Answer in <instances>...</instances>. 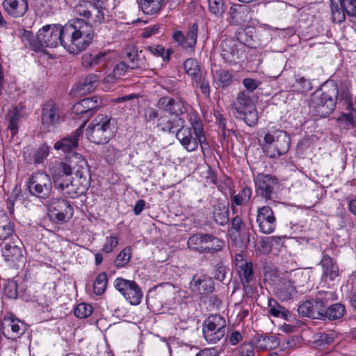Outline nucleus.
Returning a JSON list of instances; mask_svg holds the SVG:
<instances>
[{
  "mask_svg": "<svg viewBox=\"0 0 356 356\" xmlns=\"http://www.w3.org/2000/svg\"><path fill=\"white\" fill-rule=\"evenodd\" d=\"M21 39L25 46L35 51H42L45 47L55 48L59 44L64 47V26L45 25L39 29L36 35L31 31L24 30Z\"/></svg>",
  "mask_w": 356,
  "mask_h": 356,
  "instance_id": "f257e3e1",
  "label": "nucleus"
},
{
  "mask_svg": "<svg viewBox=\"0 0 356 356\" xmlns=\"http://www.w3.org/2000/svg\"><path fill=\"white\" fill-rule=\"evenodd\" d=\"M94 31L82 19H75L64 26V48L72 54H79L92 42Z\"/></svg>",
  "mask_w": 356,
  "mask_h": 356,
  "instance_id": "f03ea898",
  "label": "nucleus"
},
{
  "mask_svg": "<svg viewBox=\"0 0 356 356\" xmlns=\"http://www.w3.org/2000/svg\"><path fill=\"white\" fill-rule=\"evenodd\" d=\"M339 95L337 84L334 81L325 82L312 96L310 109L315 115L327 117L335 109Z\"/></svg>",
  "mask_w": 356,
  "mask_h": 356,
  "instance_id": "7ed1b4c3",
  "label": "nucleus"
},
{
  "mask_svg": "<svg viewBox=\"0 0 356 356\" xmlns=\"http://www.w3.org/2000/svg\"><path fill=\"white\" fill-rule=\"evenodd\" d=\"M176 138L188 152L196 151L199 145L204 154L210 149L200 119L192 121L190 127H186L182 124L177 131Z\"/></svg>",
  "mask_w": 356,
  "mask_h": 356,
  "instance_id": "20e7f679",
  "label": "nucleus"
},
{
  "mask_svg": "<svg viewBox=\"0 0 356 356\" xmlns=\"http://www.w3.org/2000/svg\"><path fill=\"white\" fill-rule=\"evenodd\" d=\"M337 296L334 291H318L314 298L303 302L298 308L300 316L323 320L325 308Z\"/></svg>",
  "mask_w": 356,
  "mask_h": 356,
  "instance_id": "39448f33",
  "label": "nucleus"
},
{
  "mask_svg": "<svg viewBox=\"0 0 356 356\" xmlns=\"http://www.w3.org/2000/svg\"><path fill=\"white\" fill-rule=\"evenodd\" d=\"M111 120V117L104 114L96 116L86 129L88 139L97 145L107 143L113 136Z\"/></svg>",
  "mask_w": 356,
  "mask_h": 356,
  "instance_id": "423d86ee",
  "label": "nucleus"
},
{
  "mask_svg": "<svg viewBox=\"0 0 356 356\" xmlns=\"http://www.w3.org/2000/svg\"><path fill=\"white\" fill-rule=\"evenodd\" d=\"M187 245L199 253L213 254L222 250L225 242L213 234L198 233L190 236Z\"/></svg>",
  "mask_w": 356,
  "mask_h": 356,
  "instance_id": "0eeeda50",
  "label": "nucleus"
},
{
  "mask_svg": "<svg viewBox=\"0 0 356 356\" xmlns=\"http://www.w3.org/2000/svg\"><path fill=\"white\" fill-rule=\"evenodd\" d=\"M74 13L82 18L84 23L90 27L100 25L104 22L102 8L89 1H80L74 8Z\"/></svg>",
  "mask_w": 356,
  "mask_h": 356,
  "instance_id": "6e6552de",
  "label": "nucleus"
},
{
  "mask_svg": "<svg viewBox=\"0 0 356 356\" xmlns=\"http://www.w3.org/2000/svg\"><path fill=\"white\" fill-rule=\"evenodd\" d=\"M29 193L38 198H48L52 191V181L50 176L44 171H38L31 175L27 181Z\"/></svg>",
  "mask_w": 356,
  "mask_h": 356,
  "instance_id": "1a4fd4ad",
  "label": "nucleus"
},
{
  "mask_svg": "<svg viewBox=\"0 0 356 356\" xmlns=\"http://www.w3.org/2000/svg\"><path fill=\"white\" fill-rule=\"evenodd\" d=\"M202 331L208 343H216L225 335V318L219 314L209 316L204 321Z\"/></svg>",
  "mask_w": 356,
  "mask_h": 356,
  "instance_id": "9d476101",
  "label": "nucleus"
},
{
  "mask_svg": "<svg viewBox=\"0 0 356 356\" xmlns=\"http://www.w3.org/2000/svg\"><path fill=\"white\" fill-rule=\"evenodd\" d=\"M41 124L44 131H54L62 122L61 112L59 107L52 100H49L41 106Z\"/></svg>",
  "mask_w": 356,
  "mask_h": 356,
  "instance_id": "9b49d317",
  "label": "nucleus"
},
{
  "mask_svg": "<svg viewBox=\"0 0 356 356\" xmlns=\"http://www.w3.org/2000/svg\"><path fill=\"white\" fill-rule=\"evenodd\" d=\"M114 287L132 305H138L141 302L143 293L134 281L118 277L114 281Z\"/></svg>",
  "mask_w": 356,
  "mask_h": 356,
  "instance_id": "f8f14e48",
  "label": "nucleus"
},
{
  "mask_svg": "<svg viewBox=\"0 0 356 356\" xmlns=\"http://www.w3.org/2000/svg\"><path fill=\"white\" fill-rule=\"evenodd\" d=\"M332 19L334 23H341L346 14L356 17V0H331Z\"/></svg>",
  "mask_w": 356,
  "mask_h": 356,
  "instance_id": "ddd939ff",
  "label": "nucleus"
},
{
  "mask_svg": "<svg viewBox=\"0 0 356 356\" xmlns=\"http://www.w3.org/2000/svg\"><path fill=\"white\" fill-rule=\"evenodd\" d=\"M73 208L63 199L53 200L49 209V216L55 222H63L72 218Z\"/></svg>",
  "mask_w": 356,
  "mask_h": 356,
  "instance_id": "4468645a",
  "label": "nucleus"
},
{
  "mask_svg": "<svg viewBox=\"0 0 356 356\" xmlns=\"http://www.w3.org/2000/svg\"><path fill=\"white\" fill-rule=\"evenodd\" d=\"M156 106L161 110L175 116L181 115L187 111L186 102L179 97H161L158 99Z\"/></svg>",
  "mask_w": 356,
  "mask_h": 356,
  "instance_id": "2eb2a0df",
  "label": "nucleus"
},
{
  "mask_svg": "<svg viewBox=\"0 0 356 356\" xmlns=\"http://www.w3.org/2000/svg\"><path fill=\"white\" fill-rule=\"evenodd\" d=\"M83 125L79 127L74 132L65 136L54 143V148L57 151H61L64 154H74L80 139L83 133Z\"/></svg>",
  "mask_w": 356,
  "mask_h": 356,
  "instance_id": "dca6fc26",
  "label": "nucleus"
},
{
  "mask_svg": "<svg viewBox=\"0 0 356 356\" xmlns=\"http://www.w3.org/2000/svg\"><path fill=\"white\" fill-rule=\"evenodd\" d=\"M256 222L263 234H270L275 230L276 218L270 207L264 206L258 209Z\"/></svg>",
  "mask_w": 356,
  "mask_h": 356,
  "instance_id": "f3484780",
  "label": "nucleus"
},
{
  "mask_svg": "<svg viewBox=\"0 0 356 356\" xmlns=\"http://www.w3.org/2000/svg\"><path fill=\"white\" fill-rule=\"evenodd\" d=\"M198 25L193 24L185 35L181 31H175L172 33V40L182 49L194 52L197 43Z\"/></svg>",
  "mask_w": 356,
  "mask_h": 356,
  "instance_id": "a211bd4d",
  "label": "nucleus"
},
{
  "mask_svg": "<svg viewBox=\"0 0 356 356\" xmlns=\"http://www.w3.org/2000/svg\"><path fill=\"white\" fill-rule=\"evenodd\" d=\"M278 179L270 175H258L255 179L256 193L266 200H271Z\"/></svg>",
  "mask_w": 356,
  "mask_h": 356,
  "instance_id": "6ab92c4d",
  "label": "nucleus"
},
{
  "mask_svg": "<svg viewBox=\"0 0 356 356\" xmlns=\"http://www.w3.org/2000/svg\"><path fill=\"white\" fill-rule=\"evenodd\" d=\"M65 164L70 167V174L74 175V177L79 178L80 180L89 179L87 161L80 154L74 153L70 156L68 162Z\"/></svg>",
  "mask_w": 356,
  "mask_h": 356,
  "instance_id": "aec40b11",
  "label": "nucleus"
},
{
  "mask_svg": "<svg viewBox=\"0 0 356 356\" xmlns=\"http://www.w3.org/2000/svg\"><path fill=\"white\" fill-rule=\"evenodd\" d=\"M190 288L193 293L201 295L211 293L215 289L212 278L204 274L195 275L191 281Z\"/></svg>",
  "mask_w": 356,
  "mask_h": 356,
  "instance_id": "412c9836",
  "label": "nucleus"
},
{
  "mask_svg": "<svg viewBox=\"0 0 356 356\" xmlns=\"http://www.w3.org/2000/svg\"><path fill=\"white\" fill-rule=\"evenodd\" d=\"M99 107V99L97 97L90 98H84L76 103L73 107V112L77 115H81L83 118L88 119L92 117Z\"/></svg>",
  "mask_w": 356,
  "mask_h": 356,
  "instance_id": "4be33fe9",
  "label": "nucleus"
},
{
  "mask_svg": "<svg viewBox=\"0 0 356 356\" xmlns=\"http://www.w3.org/2000/svg\"><path fill=\"white\" fill-rule=\"evenodd\" d=\"M220 55L227 63H236L240 58V51L236 41L232 38H226L220 43Z\"/></svg>",
  "mask_w": 356,
  "mask_h": 356,
  "instance_id": "5701e85b",
  "label": "nucleus"
},
{
  "mask_svg": "<svg viewBox=\"0 0 356 356\" xmlns=\"http://www.w3.org/2000/svg\"><path fill=\"white\" fill-rule=\"evenodd\" d=\"M70 167L67 166L64 162L60 163L56 167L53 174V179L55 187L60 191H63L65 184H69L72 180L70 174Z\"/></svg>",
  "mask_w": 356,
  "mask_h": 356,
  "instance_id": "b1692460",
  "label": "nucleus"
},
{
  "mask_svg": "<svg viewBox=\"0 0 356 356\" xmlns=\"http://www.w3.org/2000/svg\"><path fill=\"white\" fill-rule=\"evenodd\" d=\"M3 8L9 16L14 18L21 17L28 11V0H4Z\"/></svg>",
  "mask_w": 356,
  "mask_h": 356,
  "instance_id": "393cba45",
  "label": "nucleus"
},
{
  "mask_svg": "<svg viewBox=\"0 0 356 356\" xmlns=\"http://www.w3.org/2000/svg\"><path fill=\"white\" fill-rule=\"evenodd\" d=\"M89 186V179L80 180L79 178H72L71 182L65 184L63 193L70 198H76L83 195Z\"/></svg>",
  "mask_w": 356,
  "mask_h": 356,
  "instance_id": "a878e982",
  "label": "nucleus"
},
{
  "mask_svg": "<svg viewBox=\"0 0 356 356\" xmlns=\"http://www.w3.org/2000/svg\"><path fill=\"white\" fill-rule=\"evenodd\" d=\"M284 137V143L280 146L278 145V140H276L275 145L269 146H262L264 152L270 158H277L285 154L289 149V138L286 132H280L279 137Z\"/></svg>",
  "mask_w": 356,
  "mask_h": 356,
  "instance_id": "bb28decb",
  "label": "nucleus"
},
{
  "mask_svg": "<svg viewBox=\"0 0 356 356\" xmlns=\"http://www.w3.org/2000/svg\"><path fill=\"white\" fill-rule=\"evenodd\" d=\"M296 293V286L286 276L280 280L275 289L276 296L282 301L291 299Z\"/></svg>",
  "mask_w": 356,
  "mask_h": 356,
  "instance_id": "cd10ccee",
  "label": "nucleus"
},
{
  "mask_svg": "<svg viewBox=\"0 0 356 356\" xmlns=\"http://www.w3.org/2000/svg\"><path fill=\"white\" fill-rule=\"evenodd\" d=\"M255 346L261 350H272L276 348L280 341L278 338L270 334H257L252 341Z\"/></svg>",
  "mask_w": 356,
  "mask_h": 356,
  "instance_id": "c85d7f7f",
  "label": "nucleus"
},
{
  "mask_svg": "<svg viewBox=\"0 0 356 356\" xmlns=\"http://www.w3.org/2000/svg\"><path fill=\"white\" fill-rule=\"evenodd\" d=\"M182 124L184 120L181 118L171 119L168 116L163 115L158 118L156 127L163 132L174 134L177 133Z\"/></svg>",
  "mask_w": 356,
  "mask_h": 356,
  "instance_id": "c756f323",
  "label": "nucleus"
},
{
  "mask_svg": "<svg viewBox=\"0 0 356 356\" xmlns=\"http://www.w3.org/2000/svg\"><path fill=\"white\" fill-rule=\"evenodd\" d=\"M2 252L5 260L13 264L20 261L23 257L22 248L14 243H6Z\"/></svg>",
  "mask_w": 356,
  "mask_h": 356,
  "instance_id": "7c9ffc66",
  "label": "nucleus"
},
{
  "mask_svg": "<svg viewBox=\"0 0 356 356\" xmlns=\"http://www.w3.org/2000/svg\"><path fill=\"white\" fill-rule=\"evenodd\" d=\"M184 69L193 83L200 81L202 71L199 63L195 58H189L186 59L184 63Z\"/></svg>",
  "mask_w": 356,
  "mask_h": 356,
  "instance_id": "2f4dec72",
  "label": "nucleus"
},
{
  "mask_svg": "<svg viewBox=\"0 0 356 356\" xmlns=\"http://www.w3.org/2000/svg\"><path fill=\"white\" fill-rule=\"evenodd\" d=\"M323 268V277L328 278L330 281L334 280L338 276V268L333 263L332 259L328 255H323L321 261Z\"/></svg>",
  "mask_w": 356,
  "mask_h": 356,
  "instance_id": "473e14b6",
  "label": "nucleus"
},
{
  "mask_svg": "<svg viewBox=\"0 0 356 356\" xmlns=\"http://www.w3.org/2000/svg\"><path fill=\"white\" fill-rule=\"evenodd\" d=\"M254 106L249 92L246 91L240 92L236 97L234 104V113H241L244 110L253 108Z\"/></svg>",
  "mask_w": 356,
  "mask_h": 356,
  "instance_id": "72a5a7b5",
  "label": "nucleus"
},
{
  "mask_svg": "<svg viewBox=\"0 0 356 356\" xmlns=\"http://www.w3.org/2000/svg\"><path fill=\"white\" fill-rule=\"evenodd\" d=\"M213 218L218 225L221 226L229 222L228 209L223 203H217L213 206Z\"/></svg>",
  "mask_w": 356,
  "mask_h": 356,
  "instance_id": "f704fd0d",
  "label": "nucleus"
},
{
  "mask_svg": "<svg viewBox=\"0 0 356 356\" xmlns=\"http://www.w3.org/2000/svg\"><path fill=\"white\" fill-rule=\"evenodd\" d=\"M127 57L129 60L130 69H140L145 70L148 67L145 56L142 54V51L140 53L132 51L127 54Z\"/></svg>",
  "mask_w": 356,
  "mask_h": 356,
  "instance_id": "c9c22d12",
  "label": "nucleus"
},
{
  "mask_svg": "<svg viewBox=\"0 0 356 356\" xmlns=\"http://www.w3.org/2000/svg\"><path fill=\"white\" fill-rule=\"evenodd\" d=\"M252 196L251 189L245 186L237 194L231 195L232 208L234 209V206H244L248 204L250 201Z\"/></svg>",
  "mask_w": 356,
  "mask_h": 356,
  "instance_id": "e433bc0d",
  "label": "nucleus"
},
{
  "mask_svg": "<svg viewBox=\"0 0 356 356\" xmlns=\"http://www.w3.org/2000/svg\"><path fill=\"white\" fill-rule=\"evenodd\" d=\"M286 277L296 286H302L307 283L310 277L309 272L301 269L292 270L286 275Z\"/></svg>",
  "mask_w": 356,
  "mask_h": 356,
  "instance_id": "4c0bfd02",
  "label": "nucleus"
},
{
  "mask_svg": "<svg viewBox=\"0 0 356 356\" xmlns=\"http://www.w3.org/2000/svg\"><path fill=\"white\" fill-rule=\"evenodd\" d=\"M282 237L278 236H261L259 238L261 251L265 254H269L273 248L281 243Z\"/></svg>",
  "mask_w": 356,
  "mask_h": 356,
  "instance_id": "58836bf2",
  "label": "nucleus"
},
{
  "mask_svg": "<svg viewBox=\"0 0 356 356\" xmlns=\"http://www.w3.org/2000/svg\"><path fill=\"white\" fill-rule=\"evenodd\" d=\"M345 313V307L341 303L330 305L323 312V319L337 320L341 318Z\"/></svg>",
  "mask_w": 356,
  "mask_h": 356,
  "instance_id": "ea45409f",
  "label": "nucleus"
},
{
  "mask_svg": "<svg viewBox=\"0 0 356 356\" xmlns=\"http://www.w3.org/2000/svg\"><path fill=\"white\" fill-rule=\"evenodd\" d=\"M291 88L294 92L305 94L312 90V86L309 79L297 75L295 77L294 82L291 86Z\"/></svg>",
  "mask_w": 356,
  "mask_h": 356,
  "instance_id": "a19ab883",
  "label": "nucleus"
},
{
  "mask_svg": "<svg viewBox=\"0 0 356 356\" xmlns=\"http://www.w3.org/2000/svg\"><path fill=\"white\" fill-rule=\"evenodd\" d=\"M14 232L13 224L4 213H1L0 217V240L7 239L13 236Z\"/></svg>",
  "mask_w": 356,
  "mask_h": 356,
  "instance_id": "79ce46f5",
  "label": "nucleus"
},
{
  "mask_svg": "<svg viewBox=\"0 0 356 356\" xmlns=\"http://www.w3.org/2000/svg\"><path fill=\"white\" fill-rule=\"evenodd\" d=\"M268 312L275 317L287 319L290 316V312L273 298L268 300Z\"/></svg>",
  "mask_w": 356,
  "mask_h": 356,
  "instance_id": "37998d69",
  "label": "nucleus"
},
{
  "mask_svg": "<svg viewBox=\"0 0 356 356\" xmlns=\"http://www.w3.org/2000/svg\"><path fill=\"white\" fill-rule=\"evenodd\" d=\"M163 1L164 0H140V6L144 13L154 15L161 10Z\"/></svg>",
  "mask_w": 356,
  "mask_h": 356,
  "instance_id": "c03bdc74",
  "label": "nucleus"
},
{
  "mask_svg": "<svg viewBox=\"0 0 356 356\" xmlns=\"http://www.w3.org/2000/svg\"><path fill=\"white\" fill-rule=\"evenodd\" d=\"M234 115L236 118L244 120L249 127L254 126L258 120V113L255 106L245 109L241 113H234Z\"/></svg>",
  "mask_w": 356,
  "mask_h": 356,
  "instance_id": "a18cd8bd",
  "label": "nucleus"
},
{
  "mask_svg": "<svg viewBox=\"0 0 356 356\" xmlns=\"http://www.w3.org/2000/svg\"><path fill=\"white\" fill-rule=\"evenodd\" d=\"M237 266L241 272V279L244 287H248L250 281L253 279V265L252 262L244 261Z\"/></svg>",
  "mask_w": 356,
  "mask_h": 356,
  "instance_id": "49530a36",
  "label": "nucleus"
},
{
  "mask_svg": "<svg viewBox=\"0 0 356 356\" xmlns=\"http://www.w3.org/2000/svg\"><path fill=\"white\" fill-rule=\"evenodd\" d=\"M21 112L16 108L10 111L8 114V128L11 131V134L14 136L18 131V124L21 119Z\"/></svg>",
  "mask_w": 356,
  "mask_h": 356,
  "instance_id": "de8ad7c7",
  "label": "nucleus"
},
{
  "mask_svg": "<svg viewBox=\"0 0 356 356\" xmlns=\"http://www.w3.org/2000/svg\"><path fill=\"white\" fill-rule=\"evenodd\" d=\"M214 79L217 84L220 87H226L230 85L232 81V76L227 70L220 69L216 70Z\"/></svg>",
  "mask_w": 356,
  "mask_h": 356,
  "instance_id": "09e8293b",
  "label": "nucleus"
},
{
  "mask_svg": "<svg viewBox=\"0 0 356 356\" xmlns=\"http://www.w3.org/2000/svg\"><path fill=\"white\" fill-rule=\"evenodd\" d=\"M119 244V236L115 233H111L106 236L102 250L106 254L112 252Z\"/></svg>",
  "mask_w": 356,
  "mask_h": 356,
  "instance_id": "8fccbe9b",
  "label": "nucleus"
},
{
  "mask_svg": "<svg viewBox=\"0 0 356 356\" xmlns=\"http://www.w3.org/2000/svg\"><path fill=\"white\" fill-rule=\"evenodd\" d=\"M108 282L107 275L102 273L96 277L93 284V291L97 296L102 295L106 289Z\"/></svg>",
  "mask_w": 356,
  "mask_h": 356,
  "instance_id": "3c124183",
  "label": "nucleus"
},
{
  "mask_svg": "<svg viewBox=\"0 0 356 356\" xmlns=\"http://www.w3.org/2000/svg\"><path fill=\"white\" fill-rule=\"evenodd\" d=\"M99 79V76L95 74H88L84 79L83 83L79 88V90L83 91V92H90L92 91L97 87Z\"/></svg>",
  "mask_w": 356,
  "mask_h": 356,
  "instance_id": "603ef678",
  "label": "nucleus"
},
{
  "mask_svg": "<svg viewBox=\"0 0 356 356\" xmlns=\"http://www.w3.org/2000/svg\"><path fill=\"white\" fill-rule=\"evenodd\" d=\"M131 250L130 247H125L117 255L114 264L117 268L124 267L130 261Z\"/></svg>",
  "mask_w": 356,
  "mask_h": 356,
  "instance_id": "864d4df0",
  "label": "nucleus"
},
{
  "mask_svg": "<svg viewBox=\"0 0 356 356\" xmlns=\"http://www.w3.org/2000/svg\"><path fill=\"white\" fill-rule=\"evenodd\" d=\"M314 346L316 348H322L331 344L334 341L332 334L326 333H318L314 335Z\"/></svg>",
  "mask_w": 356,
  "mask_h": 356,
  "instance_id": "5fc2aeb1",
  "label": "nucleus"
},
{
  "mask_svg": "<svg viewBox=\"0 0 356 356\" xmlns=\"http://www.w3.org/2000/svg\"><path fill=\"white\" fill-rule=\"evenodd\" d=\"M209 10L216 17H221L225 13L223 0H207Z\"/></svg>",
  "mask_w": 356,
  "mask_h": 356,
  "instance_id": "6e6d98bb",
  "label": "nucleus"
},
{
  "mask_svg": "<svg viewBox=\"0 0 356 356\" xmlns=\"http://www.w3.org/2000/svg\"><path fill=\"white\" fill-rule=\"evenodd\" d=\"M92 312V307L86 303H80L74 309V315L79 318H85Z\"/></svg>",
  "mask_w": 356,
  "mask_h": 356,
  "instance_id": "4d7b16f0",
  "label": "nucleus"
},
{
  "mask_svg": "<svg viewBox=\"0 0 356 356\" xmlns=\"http://www.w3.org/2000/svg\"><path fill=\"white\" fill-rule=\"evenodd\" d=\"M12 330V333L14 334V337H19L25 332V327L23 322L18 319L10 318V323L8 325Z\"/></svg>",
  "mask_w": 356,
  "mask_h": 356,
  "instance_id": "13d9d810",
  "label": "nucleus"
},
{
  "mask_svg": "<svg viewBox=\"0 0 356 356\" xmlns=\"http://www.w3.org/2000/svg\"><path fill=\"white\" fill-rule=\"evenodd\" d=\"M49 153V147L46 145H42L35 152L33 155L34 163L40 164L48 156Z\"/></svg>",
  "mask_w": 356,
  "mask_h": 356,
  "instance_id": "bf43d9fd",
  "label": "nucleus"
},
{
  "mask_svg": "<svg viewBox=\"0 0 356 356\" xmlns=\"http://www.w3.org/2000/svg\"><path fill=\"white\" fill-rule=\"evenodd\" d=\"M92 56L93 67L104 65L109 60L108 54L106 52L99 51L97 54H92Z\"/></svg>",
  "mask_w": 356,
  "mask_h": 356,
  "instance_id": "052dcab7",
  "label": "nucleus"
},
{
  "mask_svg": "<svg viewBox=\"0 0 356 356\" xmlns=\"http://www.w3.org/2000/svg\"><path fill=\"white\" fill-rule=\"evenodd\" d=\"M121 156V152L113 146L108 145L105 152V157L109 163L114 162Z\"/></svg>",
  "mask_w": 356,
  "mask_h": 356,
  "instance_id": "680f3d73",
  "label": "nucleus"
},
{
  "mask_svg": "<svg viewBox=\"0 0 356 356\" xmlns=\"http://www.w3.org/2000/svg\"><path fill=\"white\" fill-rule=\"evenodd\" d=\"M5 295L9 298L15 299L17 296V285L15 282H9L4 289Z\"/></svg>",
  "mask_w": 356,
  "mask_h": 356,
  "instance_id": "e2e57ef3",
  "label": "nucleus"
},
{
  "mask_svg": "<svg viewBox=\"0 0 356 356\" xmlns=\"http://www.w3.org/2000/svg\"><path fill=\"white\" fill-rule=\"evenodd\" d=\"M240 356H254V346L252 343H244L238 348Z\"/></svg>",
  "mask_w": 356,
  "mask_h": 356,
  "instance_id": "0e129e2a",
  "label": "nucleus"
},
{
  "mask_svg": "<svg viewBox=\"0 0 356 356\" xmlns=\"http://www.w3.org/2000/svg\"><path fill=\"white\" fill-rule=\"evenodd\" d=\"M159 116L158 111L154 108H147L144 111L143 117L147 122H154Z\"/></svg>",
  "mask_w": 356,
  "mask_h": 356,
  "instance_id": "69168bd1",
  "label": "nucleus"
},
{
  "mask_svg": "<svg viewBox=\"0 0 356 356\" xmlns=\"http://www.w3.org/2000/svg\"><path fill=\"white\" fill-rule=\"evenodd\" d=\"M152 54L156 57H161L163 58V54L165 53V48L160 44H152L146 47Z\"/></svg>",
  "mask_w": 356,
  "mask_h": 356,
  "instance_id": "338daca9",
  "label": "nucleus"
},
{
  "mask_svg": "<svg viewBox=\"0 0 356 356\" xmlns=\"http://www.w3.org/2000/svg\"><path fill=\"white\" fill-rule=\"evenodd\" d=\"M129 68H130L129 65H127L124 62H120L115 66L113 72L120 79L127 73Z\"/></svg>",
  "mask_w": 356,
  "mask_h": 356,
  "instance_id": "774afa93",
  "label": "nucleus"
}]
</instances>
